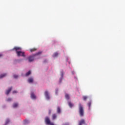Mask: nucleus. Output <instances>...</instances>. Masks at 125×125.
Returning <instances> with one entry per match:
<instances>
[{
	"label": "nucleus",
	"mask_w": 125,
	"mask_h": 125,
	"mask_svg": "<svg viewBox=\"0 0 125 125\" xmlns=\"http://www.w3.org/2000/svg\"><path fill=\"white\" fill-rule=\"evenodd\" d=\"M11 100H12V99L11 98H8L7 100V101H11Z\"/></svg>",
	"instance_id": "nucleus-25"
},
{
	"label": "nucleus",
	"mask_w": 125,
	"mask_h": 125,
	"mask_svg": "<svg viewBox=\"0 0 125 125\" xmlns=\"http://www.w3.org/2000/svg\"><path fill=\"white\" fill-rule=\"evenodd\" d=\"M14 78L15 79H17V78H18V76L17 75H14Z\"/></svg>",
	"instance_id": "nucleus-24"
},
{
	"label": "nucleus",
	"mask_w": 125,
	"mask_h": 125,
	"mask_svg": "<svg viewBox=\"0 0 125 125\" xmlns=\"http://www.w3.org/2000/svg\"><path fill=\"white\" fill-rule=\"evenodd\" d=\"M57 113H58V114H60V113H61V109H60V107H57Z\"/></svg>",
	"instance_id": "nucleus-10"
},
{
	"label": "nucleus",
	"mask_w": 125,
	"mask_h": 125,
	"mask_svg": "<svg viewBox=\"0 0 125 125\" xmlns=\"http://www.w3.org/2000/svg\"><path fill=\"white\" fill-rule=\"evenodd\" d=\"M31 97L32 99H36V96L35 95V94H34V93L31 94Z\"/></svg>",
	"instance_id": "nucleus-14"
},
{
	"label": "nucleus",
	"mask_w": 125,
	"mask_h": 125,
	"mask_svg": "<svg viewBox=\"0 0 125 125\" xmlns=\"http://www.w3.org/2000/svg\"><path fill=\"white\" fill-rule=\"evenodd\" d=\"M34 82V79L32 78H29L28 80V82L29 83H31Z\"/></svg>",
	"instance_id": "nucleus-9"
},
{
	"label": "nucleus",
	"mask_w": 125,
	"mask_h": 125,
	"mask_svg": "<svg viewBox=\"0 0 125 125\" xmlns=\"http://www.w3.org/2000/svg\"><path fill=\"white\" fill-rule=\"evenodd\" d=\"M42 52L40 51L37 53L36 54H35V55H34L33 56L29 57L28 58L29 62H33L34 59V57H35V56H37V55H40V54H42Z\"/></svg>",
	"instance_id": "nucleus-3"
},
{
	"label": "nucleus",
	"mask_w": 125,
	"mask_h": 125,
	"mask_svg": "<svg viewBox=\"0 0 125 125\" xmlns=\"http://www.w3.org/2000/svg\"><path fill=\"white\" fill-rule=\"evenodd\" d=\"M9 123V120H7L5 123V125H7Z\"/></svg>",
	"instance_id": "nucleus-22"
},
{
	"label": "nucleus",
	"mask_w": 125,
	"mask_h": 125,
	"mask_svg": "<svg viewBox=\"0 0 125 125\" xmlns=\"http://www.w3.org/2000/svg\"><path fill=\"white\" fill-rule=\"evenodd\" d=\"M79 110L80 117H83V115H84V110L83 109V105H82V104H79Z\"/></svg>",
	"instance_id": "nucleus-2"
},
{
	"label": "nucleus",
	"mask_w": 125,
	"mask_h": 125,
	"mask_svg": "<svg viewBox=\"0 0 125 125\" xmlns=\"http://www.w3.org/2000/svg\"><path fill=\"white\" fill-rule=\"evenodd\" d=\"M36 50H37V48H33L32 49H30V52H34V51H36Z\"/></svg>",
	"instance_id": "nucleus-16"
},
{
	"label": "nucleus",
	"mask_w": 125,
	"mask_h": 125,
	"mask_svg": "<svg viewBox=\"0 0 125 125\" xmlns=\"http://www.w3.org/2000/svg\"><path fill=\"white\" fill-rule=\"evenodd\" d=\"M88 107H89V109L90 110V106H91V102H89L88 103Z\"/></svg>",
	"instance_id": "nucleus-18"
},
{
	"label": "nucleus",
	"mask_w": 125,
	"mask_h": 125,
	"mask_svg": "<svg viewBox=\"0 0 125 125\" xmlns=\"http://www.w3.org/2000/svg\"><path fill=\"white\" fill-rule=\"evenodd\" d=\"M62 80H63V75H62L61 78H60L59 83H61V82H62Z\"/></svg>",
	"instance_id": "nucleus-19"
},
{
	"label": "nucleus",
	"mask_w": 125,
	"mask_h": 125,
	"mask_svg": "<svg viewBox=\"0 0 125 125\" xmlns=\"http://www.w3.org/2000/svg\"><path fill=\"white\" fill-rule=\"evenodd\" d=\"M50 113H51V111L49 110V114H50Z\"/></svg>",
	"instance_id": "nucleus-29"
},
{
	"label": "nucleus",
	"mask_w": 125,
	"mask_h": 125,
	"mask_svg": "<svg viewBox=\"0 0 125 125\" xmlns=\"http://www.w3.org/2000/svg\"><path fill=\"white\" fill-rule=\"evenodd\" d=\"M0 57H2V54H0Z\"/></svg>",
	"instance_id": "nucleus-28"
},
{
	"label": "nucleus",
	"mask_w": 125,
	"mask_h": 125,
	"mask_svg": "<svg viewBox=\"0 0 125 125\" xmlns=\"http://www.w3.org/2000/svg\"><path fill=\"white\" fill-rule=\"evenodd\" d=\"M65 98L67 100H69V99H70V96H69V94H65Z\"/></svg>",
	"instance_id": "nucleus-11"
},
{
	"label": "nucleus",
	"mask_w": 125,
	"mask_h": 125,
	"mask_svg": "<svg viewBox=\"0 0 125 125\" xmlns=\"http://www.w3.org/2000/svg\"><path fill=\"white\" fill-rule=\"evenodd\" d=\"M13 93H17V92L16 91H13Z\"/></svg>",
	"instance_id": "nucleus-27"
},
{
	"label": "nucleus",
	"mask_w": 125,
	"mask_h": 125,
	"mask_svg": "<svg viewBox=\"0 0 125 125\" xmlns=\"http://www.w3.org/2000/svg\"><path fill=\"white\" fill-rule=\"evenodd\" d=\"M44 122H45L46 125H51V124H53V123H51L50 122V119H49V118L48 117H45Z\"/></svg>",
	"instance_id": "nucleus-4"
},
{
	"label": "nucleus",
	"mask_w": 125,
	"mask_h": 125,
	"mask_svg": "<svg viewBox=\"0 0 125 125\" xmlns=\"http://www.w3.org/2000/svg\"><path fill=\"white\" fill-rule=\"evenodd\" d=\"M29 75H31V71H29L27 73H26L25 76L26 77H28V76H29Z\"/></svg>",
	"instance_id": "nucleus-17"
},
{
	"label": "nucleus",
	"mask_w": 125,
	"mask_h": 125,
	"mask_svg": "<svg viewBox=\"0 0 125 125\" xmlns=\"http://www.w3.org/2000/svg\"><path fill=\"white\" fill-rule=\"evenodd\" d=\"M62 125H69V123H63Z\"/></svg>",
	"instance_id": "nucleus-26"
},
{
	"label": "nucleus",
	"mask_w": 125,
	"mask_h": 125,
	"mask_svg": "<svg viewBox=\"0 0 125 125\" xmlns=\"http://www.w3.org/2000/svg\"><path fill=\"white\" fill-rule=\"evenodd\" d=\"M58 55V53H57V52H56V53H55L54 54V55H53V57H56V56H57Z\"/></svg>",
	"instance_id": "nucleus-21"
},
{
	"label": "nucleus",
	"mask_w": 125,
	"mask_h": 125,
	"mask_svg": "<svg viewBox=\"0 0 125 125\" xmlns=\"http://www.w3.org/2000/svg\"><path fill=\"white\" fill-rule=\"evenodd\" d=\"M56 118H57V115H56V114H53L52 115V120H55V119H56Z\"/></svg>",
	"instance_id": "nucleus-8"
},
{
	"label": "nucleus",
	"mask_w": 125,
	"mask_h": 125,
	"mask_svg": "<svg viewBox=\"0 0 125 125\" xmlns=\"http://www.w3.org/2000/svg\"><path fill=\"white\" fill-rule=\"evenodd\" d=\"M29 122V121H28L27 120H24V123L25 124H27Z\"/></svg>",
	"instance_id": "nucleus-23"
},
{
	"label": "nucleus",
	"mask_w": 125,
	"mask_h": 125,
	"mask_svg": "<svg viewBox=\"0 0 125 125\" xmlns=\"http://www.w3.org/2000/svg\"><path fill=\"white\" fill-rule=\"evenodd\" d=\"M68 105L70 108H72V107H74V104H72L71 102H68Z\"/></svg>",
	"instance_id": "nucleus-12"
},
{
	"label": "nucleus",
	"mask_w": 125,
	"mask_h": 125,
	"mask_svg": "<svg viewBox=\"0 0 125 125\" xmlns=\"http://www.w3.org/2000/svg\"><path fill=\"white\" fill-rule=\"evenodd\" d=\"M87 99V96H83V99L84 100V101H85Z\"/></svg>",
	"instance_id": "nucleus-20"
},
{
	"label": "nucleus",
	"mask_w": 125,
	"mask_h": 125,
	"mask_svg": "<svg viewBox=\"0 0 125 125\" xmlns=\"http://www.w3.org/2000/svg\"><path fill=\"white\" fill-rule=\"evenodd\" d=\"M18 106V103H14L13 104V108H16Z\"/></svg>",
	"instance_id": "nucleus-13"
},
{
	"label": "nucleus",
	"mask_w": 125,
	"mask_h": 125,
	"mask_svg": "<svg viewBox=\"0 0 125 125\" xmlns=\"http://www.w3.org/2000/svg\"><path fill=\"white\" fill-rule=\"evenodd\" d=\"M6 74L4 73L3 74H1L0 75V79H2V78H4V77H6Z\"/></svg>",
	"instance_id": "nucleus-15"
},
{
	"label": "nucleus",
	"mask_w": 125,
	"mask_h": 125,
	"mask_svg": "<svg viewBox=\"0 0 125 125\" xmlns=\"http://www.w3.org/2000/svg\"><path fill=\"white\" fill-rule=\"evenodd\" d=\"M13 50H15L18 56H22V57H25V52L21 51L22 50V48L21 47H15L13 49Z\"/></svg>",
	"instance_id": "nucleus-1"
},
{
	"label": "nucleus",
	"mask_w": 125,
	"mask_h": 125,
	"mask_svg": "<svg viewBox=\"0 0 125 125\" xmlns=\"http://www.w3.org/2000/svg\"><path fill=\"white\" fill-rule=\"evenodd\" d=\"M44 95L47 99H49V95H48V91H45L44 92Z\"/></svg>",
	"instance_id": "nucleus-6"
},
{
	"label": "nucleus",
	"mask_w": 125,
	"mask_h": 125,
	"mask_svg": "<svg viewBox=\"0 0 125 125\" xmlns=\"http://www.w3.org/2000/svg\"><path fill=\"white\" fill-rule=\"evenodd\" d=\"M85 125V120L84 119H82L79 122L78 125Z\"/></svg>",
	"instance_id": "nucleus-5"
},
{
	"label": "nucleus",
	"mask_w": 125,
	"mask_h": 125,
	"mask_svg": "<svg viewBox=\"0 0 125 125\" xmlns=\"http://www.w3.org/2000/svg\"><path fill=\"white\" fill-rule=\"evenodd\" d=\"M12 89V87H11L8 90H7L6 92V94H7V95L9 94V93L10 92V91H11Z\"/></svg>",
	"instance_id": "nucleus-7"
}]
</instances>
